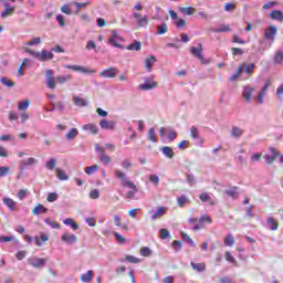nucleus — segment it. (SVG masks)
<instances>
[{"label":"nucleus","instance_id":"obj_26","mask_svg":"<svg viewBox=\"0 0 283 283\" xmlns=\"http://www.w3.org/2000/svg\"><path fill=\"white\" fill-rule=\"evenodd\" d=\"M73 102L76 105V107H87V101H85L83 97L73 96Z\"/></svg>","mask_w":283,"mask_h":283},{"label":"nucleus","instance_id":"obj_18","mask_svg":"<svg viewBox=\"0 0 283 283\" xmlns=\"http://www.w3.org/2000/svg\"><path fill=\"white\" fill-rule=\"evenodd\" d=\"M270 19H272V21H280L283 23V12L281 10H273L270 13Z\"/></svg>","mask_w":283,"mask_h":283},{"label":"nucleus","instance_id":"obj_25","mask_svg":"<svg viewBox=\"0 0 283 283\" xmlns=\"http://www.w3.org/2000/svg\"><path fill=\"white\" fill-rule=\"evenodd\" d=\"M92 277H94V272L88 270L86 273L82 274L80 279L83 283H90L92 282Z\"/></svg>","mask_w":283,"mask_h":283},{"label":"nucleus","instance_id":"obj_13","mask_svg":"<svg viewBox=\"0 0 283 283\" xmlns=\"http://www.w3.org/2000/svg\"><path fill=\"white\" fill-rule=\"evenodd\" d=\"M133 17H134V19H137L138 28H145V25H147V23H149V19L147 18V15H142L138 12H134Z\"/></svg>","mask_w":283,"mask_h":283},{"label":"nucleus","instance_id":"obj_48","mask_svg":"<svg viewBox=\"0 0 283 283\" xmlns=\"http://www.w3.org/2000/svg\"><path fill=\"white\" fill-rule=\"evenodd\" d=\"M213 32H216L217 34H220L222 32H231V28H229V25H221L217 29H213Z\"/></svg>","mask_w":283,"mask_h":283},{"label":"nucleus","instance_id":"obj_1","mask_svg":"<svg viewBox=\"0 0 283 283\" xmlns=\"http://www.w3.org/2000/svg\"><path fill=\"white\" fill-rule=\"evenodd\" d=\"M95 151L97 153L98 159L101 160L102 164H104L105 166L112 164V157H109V155L105 153V149L103 148V146L96 144Z\"/></svg>","mask_w":283,"mask_h":283},{"label":"nucleus","instance_id":"obj_2","mask_svg":"<svg viewBox=\"0 0 283 283\" xmlns=\"http://www.w3.org/2000/svg\"><path fill=\"white\" fill-rule=\"evenodd\" d=\"M108 43L113 45V48H117L118 50H123L124 46L120 44L123 43V38L118 35V31L113 30L111 36L108 39Z\"/></svg>","mask_w":283,"mask_h":283},{"label":"nucleus","instance_id":"obj_44","mask_svg":"<svg viewBox=\"0 0 283 283\" xmlns=\"http://www.w3.org/2000/svg\"><path fill=\"white\" fill-rule=\"evenodd\" d=\"M67 81H72V75H59L56 77V82L60 84V85H63L64 83H67Z\"/></svg>","mask_w":283,"mask_h":283},{"label":"nucleus","instance_id":"obj_52","mask_svg":"<svg viewBox=\"0 0 283 283\" xmlns=\"http://www.w3.org/2000/svg\"><path fill=\"white\" fill-rule=\"evenodd\" d=\"M251 163H260L262 160V153H254L250 157Z\"/></svg>","mask_w":283,"mask_h":283},{"label":"nucleus","instance_id":"obj_39","mask_svg":"<svg viewBox=\"0 0 283 283\" xmlns=\"http://www.w3.org/2000/svg\"><path fill=\"white\" fill-rule=\"evenodd\" d=\"M78 136V129L71 128L70 132L66 133V140H74Z\"/></svg>","mask_w":283,"mask_h":283},{"label":"nucleus","instance_id":"obj_51","mask_svg":"<svg viewBox=\"0 0 283 283\" xmlns=\"http://www.w3.org/2000/svg\"><path fill=\"white\" fill-rule=\"evenodd\" d=\"M88 196L91 200H98L101 198V191L98 189H93Z\"/></svg>","mask_w":283,"mask_h":283},{"label":"nucleus","instance_id":"obj_42","mask_svg":"<svg viewBox=\"0 0 283 283\" xmlns=\"http://www.w3.org/2000/svg\"><path fill=\"white\" fill-rule=\"evenodd\" d=\"M28 107H30V99H24L18 105L19 112H27Z\"/></svg>","mask_w":283,"mask_h":283},{"label":"nucleus","instance_id":"obj_8","mask_svg":"<svg viewBox=\"0 0 283 283\" xmlns=\"http://www.w3.org/2000/svg\"><path fill=\"white\" fill-rule=\"evenodd\" d=\"M46 87L49 90H56V81L54 80V71L51 69L45 71Z\"/></svg>","mask_w":283,"mask_h":283},{"label":"nucleus","instance_id":"obj_28","mask_svg":"<svg viewBox=\"0 0 283 283\" xmlns=\"http://www.w3.org/2000/svg\"><path fill=\"white\" fill-rule=\"evenodd\" d=\"M56 165H59V160H56V158H50L46 164L45 167L46 169H49L50 171H54V169L56 168Z\"/></svg>","mask_w":283,"mask_h":283},{"label":"nucleus","instance_id":"obj_4","mask_svg":"<svg viewBox=\"0 0 283 283\" xmlns=\"http://www.w3.org/2000/svg\"><path fill=\"white\" fill-rule=\"evenodd\" d=\"M275 36H277V27L270 25L264 30V39L265 41H270V43L275 42Z\"/></svg>","mask_w":283,"mask_h":283},{"label":"nucleus","instance_id":"obj_54","mask_svg":"<svg viewBox=\"0 0 283 283\" xmlns=\"http://www.w3.org/2000/svg\"><path fill=\"white\" fill-rule=\"evenodd\" d=\"M48 202H56L59 195L56 192H50L46 197Z\"/></svg>","mask_w":283,"mask_h":283},{"label":"nucleus","instance_id":"obj_62","mask_svg":"<svg viewBox=\"0 0 283 283\" xmlns=\"http://www.w3.org/2000/svg\"><path fill=\"white\" fill-rule=\"evenodd\" d=\"M282 61H283V52L279 51L274 56V63H282Z\"/></svg>","mask_w":283,"mask_h":283},{"label":"nucleus","instance_id":"obj_37","mask_svg":"<svg viewBox=\"0 0 283 283\" xmlns=\"http://www.w3.org/2000/svg\"><path fill=\"white\" fill-rule=\"evenodd\" d=\"M148 140H150V143H158V137L156 136V128L154 127L149 128Z\"/></svg>","mask_w":283,"mask_h":283},{"label":"nucleus","instance_id":"obj_24","mask_svg":"<svg viewBox=\"0 0 283 283\" xmlns=\"http://www.w3.org/2000/svg\"><path fill=\"white\" fill-rule=\"evenodd\" d=\"M33 216H40V213H48V208H45L43 205L38 203L33 210H32Z\"/></svg>","mask_w":283,"mask_h":283},{"label":"nucleus","instance_id":"obj_27","mask_svg":"<svg viewBox=\"0 0 283 283\" xmlns=\"http://www.w3.org/2000/svg\"><path fill=\"white\" fill-rule=\"evenodd\" d=\"M223 244H224V247H233L235 244V238L233 237V234L229 233L223 239Z\"/></svg>","mask_w":283,"mask_h":283},{"label":"nucleus","instance_id":"obj_5","mask_svg":"<svg viewBox=\"0 0 283 283\" xmlns=\"http://www.w3.org/2000/svg\"><path fill=\"white\" fill-rule=\"evenodd\" d=\"M66 70H73V72H80L81 74H96V70L87 69L81 65H65Z\"/></svg>","mask_w":283,"mask_h":283},{"label":"nucleus","instance_id":"obj_15","mask_svg":"<svg viewBox=\"0 0 283 283\" xmlns=\"http://www.w3.org/2000/svg\"><path fill=\"white\" fill-rule=\"evenodd\" d=\"M191 54L196 56V59H199V61H205V56H202V44H199V48L192 46L190 49Z\"/></svg>","mask_w":283,"mask_h":283},{"label":"nucleus","instance_id":"obj_20","mask_svg":"<svg viewBox=\"0 0 283 283\" xmlns=\"http://www.w3.org/2000/svg\"><path fill=\"white\" fill-rule=\"evenodd\" d=\"M280 224L272 218L269 217L266 220V228L270 229V231H277Z\"/></svg>","mask_w":283,"mask_h":283},{"label":"nucleus","instance_id":"obj_40","mask_svg":"<svg viewBox=\"0 0 283 283\" xmlns=\"http://www.w3.org/2000/svg\"><path fill=\"white\" fill-rule=\"evenodd\" d=\"M177 205L178 207L182 208L185 205H189V199L187 196L181 195L177 198Z\"/></svg>","mask_w":283,"mask_h":283},{"label":"nucleus","instance_id":"obj_53","mask_svg":"<svg viewBox=\"0 0 283 283\" xmlns=\"http://www.w3.org/2000/svg\"><path fill=\"white\" fill-rule=\"evenodd\" d=\"M0 81L6 85V87H14V82L8 77H1Z\"/></svg>","mask_w":283,"mask_h":283},{"label":"nucleus","instance_id":"obj_60","mask_svg":"<svg viewBox=\"0 0 283 283\" xmlns=\"http://www.w3.org/2000/svg\"><path fill=\"white\" fill-rule=\"evenodd\" d=\"M130 167H134V164L132 161H129V159H125L122 161L123 169H130Z\"/></svg>","mask_w":283,"mask_h":283},{"label":"nucleus","instance_id":"obj_9","mask_svg":"<svg viewBox=\"0 0 283 283\" xmlns=\"http://www.w3.org/2000/svg\"><path fill=\"white\" fill-rule=\"evenodd\" d=\"M269 87H271V82L268 81L255 97V101L259 103V105H262L264 103V98H266Z\"/></svg>","mask_w":283,"mask_h":283},{"label":"nucleus","instance_id":"obj_12","mask_svg":"<svg viewBox=\"0 0 283 283\" xmlns=\"http://www.w3.org/2000/svg\"><path fill=\"white\" fill-rule=\"evenodd\" d=\"M62 242H65V244H76L78 242V237H76V234H72V233H64L62 235Z\"/></svg>","mask_w":283,"mask_h":283},{"label":"nucleus","instance_id":"obj_6","mask_svg":"<svg viewBox=\"0 0 283 283\" xmlns=\"http://www.w3.org/2000/svg\"><path fill=\"white\" fill-rule=\"evenodd\" d=\"M101 78H116L118 76V69L111 66L99 72Z\"/></svg>","mask_w":283,"mask_h":283},{"label":"nucleus","instance_id":"obj_33","mask_svg":"<svg viewBox=\"0 0 283 283\" xmlns=\"http://www.w3.org/2000/svg\"><path fill=\"white\" fill-rule=\"evenodd\" d=\"M230 134H231L232 138H240V136H242L244 134V130H242V128H240L238 126H233Z\"/></svg>","mask_w":283,"mask_h":283},{"label":"nucleus","instance_id":"obj_47","mask_svg":"<svg viewBox=\"0 0 283 283\" xmlns=\"http://www.w3.org/2000/svg\"><path fill=\"white\" fill-rule=\"evenodd\" d=\"M159 238L161 240H167L168 238H171V233H169V230L163 228L159 230Z\"/></svg>","mask_w":283,"mask_h":283},{"label":"nucleus","instance_id":"obj_34","mask_svg":"<svg viewBox=\"0 0 283 283\" xmlns=\"http://www.w3.org/2000/svg\"><path fill=\"white\" fill-rule=\"evenodd\" d=\"M190 266H192L193 271H197V273H202V271H205V269H207V265L205 263L191 262Z\"/></svg>","mask_w":283,"mask_h":283},{"label":"nucleus","instance_id":"obj_32","mask_svg":"<svg viewBox=\"0 0 283 283\" xmlns=\"http://www.w3.org/2000/svg\"><path fill=\"white\" fill-rule=\"evenodd\" d=\"M179 12L182 14H187V17H191L196 12L193 7H179Z\"/></svg>","mask_w":283,"mask_h":283},{"label":"nucleus","instance_id":"obj_36","mask_svg":"<svg viewBox=\"0 0 283 283\" xmlns=\"http://www.w3.org/2000/svg\"><path fill=\"white\" fill-rule=\"evenodd\" d=\"M155 61H156V56L154 55H150L149 57L146 59L145 67L147 72H151V66L154 65Z\"/></svg>","mask_w":283,"mask_h":283},{"label":"nucleus","instance_id":"obj_46","mask_svg":"<svg viewBox=\"0 0 283 283\" xmlns=\"http://www.w3.org/2000/svg\"><path fill=\"white\" fill-rule=\"evenodd\" d=\"M148 179L153 185H155V187H158V185H160V177H158V175L156 174L149 175Z\"/></svg>","mask_w":283,"mask_h":283},{"label":"nucleus","instance_id":"obj_16","mask_svg":"<svg viewBox=\"0 0 283 283\" xmlns=\"http://www.w3.org/2000/svg\"><path fill=\"white\" fill-rule=\"evenodd\" d=\"M83 132H88L93 136H96L98 134V126L96 124H85L82 126Z\"/></svg>","mask_w":283,"mask_h":283},{"label":"nucleus","instance_id":"obj_63","mask_svg":"<svg viewBox=\"0 0 283 283\" xmlns=\"http://www.w3.org/2000/svg\"><path fill=\"white\" fill-rule=\"evenodd\" d=\"M41 43V38H33L31 41L27 42L25 45L32 46V45H39Z\"/></svg>","mask_w":283,"mask_h":283},{"label":"nucleus","instance_id":"obj_57","mask_svg":"<svg viewBox=\"0 0 283 283\" xmlns=\"http://www.w3.org/2000/svg\"><path fill=\"white\" fill-rule=\"evenodd\" d=\"M140 255H143L144 258H149V255H151V250L147 247H144L140 250Z\"/></svg>","mask_w":283,"mask_h":283},{"label":"nucleus","instance_id":"obj_29","mask_svg":"<svg viewBox=\"0 0 283 283\" xmlns=\"http://www.w3.org/2000/svg\"><path fill=\"white\" fill-rule=\"evenodd\" d=\"M143 48V43L140 41H135L134 43L126 46V50H129L130 52L135 50V52H140V49Z\"/></svg>","mask_w":283,"mask_h":283},{"label":"nucleus","instance_id":"obj_22","mask_svg":"<svg viewBox=\"0 0 283 283\" xmlns=\"http://www.w3.org/2000/svg\"><path fill=\"white\" fill-rule=\"evenodd\" d=\"M160 151H161V154H163L166 158H169V159L174 158V156H175L174 149H172L171 147H169V146H164V147H161V148H160Z\"/></svg>","mask_w":283,"mask_h":283},{"label":"nucleus","instance_id":"obj_23","mask_svg":"<svg viewBox=\"0 0 283 283\" xmlns=\"http://www.w3.org/2000/svg\"><path fill=\"white\" fill-rule=\"evenodd\" d=\"M99 127L102 129H114V127H116V124L114 122H108L107 119H102L99 122Z\"/></svg>","mask_w":283,"mask_h":283},{"label":"nucleus","instance_id":"obj_30","mask_svg":"<svg viewBox=\"0 0 283 283\" xmlns=\"http://www.w3.org/2000/svg\"><path fill=\"white\" fill-rule=\"evenodd\" d=\"M124 187L132 189L126 195V198H128V200H132V198H134V196H136V193H138V188L134 185V182H133V186H124Z\"/></svg>","mask_w":283,"mask_h":283},{"label":"nucleus","instance_id":"obj_11","mask_svg":"<svg viewBox=\"0 0 283 283\" xmlns=\"http://www.w3.org/2000/svg\"><path fill=\"white\" fill-rule=\"evenodd\" d=\"M35 59L41 62L52 61V59H54V53H52L50 51L42 50L41 52H38Z\"/></svg>","mask_w":283,"mask_h":283},{"label":"nucleus","instance_id":"obj_19","mask_svg":"<svg viewBox=\"0 0 283 283\" xmlns=\"http://www.w3.org/2000/svg\"><path fill=\"white\" fill-rule=\"evenodd\" d=\"M2 202L6 207H8V209H10V211H14L17 209V201L12 200L11 198H3Z\"/></svg>","mask_w":283,"mask_h":283},{"label":"nucleus","instance_id":"obj_56","mask_svg":"<svg viewBox=\"0 0 283 283\" xmlns=\"http://www.w3.org/2000/svg\"><path fill=\"white\" fill-rule=\"evenodd\" d=\"M226 260L230 262V264H238V261H235V258H233L229 251L226 252Z\"/></svg>","mask_w":283,"mask_h":283},{"label":"nucleus","instance_id":"obj_61","mask_svg":"<svg viewBox=\"0 0 283 283\" xmlns=\"http://www.w3.org/2000/svg\"><path fill=\"white\" fill-rule=\"evenodd\" d=\"M199 199L201 200V202H210L211 196H209L207 192H203L199 196Z\"/></svg>","mask_w":283,"mask_h":283},{"label":"nucleus","instance_id":"obj_43","mask_svg":"<svg viewBox=\"0 0 283 283\" xmlns=\"http://www.w3.org/2000/svg\"><path fill=\"white\" fill-rule=\"evenodd\" d=\"M181 238H182L184 242H186L190 247H196V242H193V239H191V237H189V234L181 232Z\"/></svg>","mask_w":283,"mask_h":283},{"label":"nucleus","instance_id":"obj_41","mask_svg":"<svg viewBox=\"0 0 283 283\" xmlns=\"http://www.w3.org/2000/svg\"><path fill=\"white\" fill-rule=\"evenodd\" d=\"M190 136L191 138H193L195 140H200V130L198 129V127L192 126L190 128Z\"/></svg>","mask_w":283,"mask_h":283},{"label":"nucleus","instance_id":"obj_49","mask_svg":"<svg viewBox=\"0 0 283 283\" xmlns=\"http://www.w3.org/2000/svg\"><path fill=\"white\" fill-rule=\"evenodd\" d=\"M45 224H49L51 229H61V224L56 221H51L50 219H44Z\"/></svg>","mask_w":283,"mask_h":283},{"label":"nucleus","instance_id":"obj_59","mask_svg":"<svg viewBox=\"0 0 283 283\" xmlns=\"http://www.w3.org/2000/svg\"><path fill=\"white\" fill-rule=\"evenodd\" d=\"M242 74V66H239L237 72L230 77V81H238V77Z\"/></svg>","mask_w":283,"mask_h":283},{"label":"nucleus","instance_id":"obj_10","mask_svg":"<svg viewBox=\"0 0 283 283\" xmlns=\"http://www.w3.org/2000/svg\"><path fill=\"white\" fill-rule=\"evenodd\" d=\"M139 90L143 92H149V90H154L158 87V83L151 81L150 78H145V83L139 84Z\"/></svg>","mask_w":283,"mask_h":283},{"label":"nucleus","instance_id":"obj_55","mask_svg":"<svg viewBox=\"0 0 283 283\" xmlns=\"http://www.w3.org/2000/svg\"><path fill=\"white\" fill-rule=\"evenodd\" d=\"M125 260H126V262H129L130 264H138V262H140V259H138L134 255H126Z\"/></svg>","mask_w":283,"mask_h":283},{"label":"nucleus","instance_id":"obj_14","mask_svg":"<svg viewBox=\"0 0 283 283\" xmlns=\"http://www.w3.org/2000/svg\"><path fill=\"white\" fill-rule=\"evenodd\" d=\"M253 92H255V88L251 86H243L242 96L245 98L247 103H251V98H253Z\"/></svg>","mask_w":283,"mask_h":283},{"label":"nucleus","instance_id":"obj_64","mask_svg":"<svg viewBox=\"0 0 283 283\" xmlns=\"http://www.w3.org/2000/svg\"><path fill=\"white\" fill-rule=\"evenodd\" d=\"M86 50H96V42L90 40V41L86 43Z\"/></svg>","mask_w":283,"mask_h":283},{"label":"nucleus","instance_id":"obj_7","mask_svg":"<svg viewBox=\"0 0 283 283\" xmlns=\"http://www.w3.org/2000/svg\"><path fill=\"white\" fill-rule=\"evenodd\" d=\"M48 260L44 258H29L28 259V264H30V266H33V269H43V266H45Z\"/></svg>","mask_w":283,"mask_h":283},{"label":"nucleus","instance_id":"obj_50","mask_svg":"<svg viewBox=\"0 0 283 283\" xmlns=\"http://www.w3.org/2000/svg\"><path fill=\"white\" fill-rule=\"evenodd\" d=\"M98 171V166L94 165V166H88L85 168V174H87V176H92V174H96Z\"/></svg>","mask_w":283,"mask_h":283},{"label":"nucleus","instance_id":"obj_31","mask_svg":"<svg viewBox=\"0 0 283 283\" xmlns=\"http://www.w3.org/2000/svg\"><path fill=\"white\" fill-rule=\"evenodd\" d=\"M55 174L59 180H70V176H67V172H65V170L61 168H56Z\"/></svg>","mask_w":283,"mask_h":283},{"label":"nucleus","instance_id":"obj_45","mask_svg":"<svg viewBox=\"0 0 283 283\" xmlns=\"http://www.w3.org/2000/svg\"><path fill=\"white\" fill-rule=\"evenodd\" d=\"M205 222H208V224H211L213 222V219L209 214H202L199 217V224H205Z\"/></svg>","mask_w":283,"mask_h":283},{"label":"nucleus","instance_id":"obj_21","mask_svg":"<svg viewBox=\"0 0 283 283\" xmlns=\"http://www.w3.org/2000/svg\"><path fill=\"white\" fill-rule=\"evenodd\" d=\"M167 213V208L159 207L157 210L153 213L151 220H158V218H163Z\"/></svg>","mask_w":283,"mask_h":283},{"label":"nucleus","instance_id":"obj_3","mask_svg":"<svg viewBox=\"0 0 283 283\" xmlns=\"http://www.w3.org/2000/svg\"><path fill=\"white\" fill-rule=\"evenodd\" d=\"M114 175H115V177L118 178V180H120L123 187H133L134 186V181L129 180V178L123 170L115 169Z\"/></svg>","mask_w":283,"mask_h":283},{"label":"nucleus","instance_id":"obj_35","mask_svg":"<svg viewBox=\"0 0 283 283\" xmlns=\"http://www.w3.org/2000/svg\"><path fill=\"white\" fill-rule=\"evenodd\" d=\"M63 224L71 227L73 229V231L78 230V223L74 222V219H72V218L64 219Z\"/></svg>","mask_w":283,"mask_h":283},{"label":"nucleus","instance_id":"obj_58","mask_svg":"<svg viewBox=\"0 0 283 283\" xmlns=\"http://www.w3.org/2000/svg\"><path fill=\"white\" fill-rule=\"evenodd\" d=\"M114 235L115 240H117L119 244H125V242H127V240L123 235H120V233L114 232Z\"/></svg>","mask_w":283,"mask_h":283},{"label":"nucleus","instance_id":"obj_38","mask_svg":"<svg viewBox=\"0 0 283 283\" xmlns=\"http://www.w3.org/2000/svg\"><path fill=\"white\" fill-rule=\"evenodd\" d=\"M167 32H169V27L167 25V23H161L160 25L157 27L158 35L167 34Z\"/></svg>","mask_w":283,"mask_h":283},{"label":"nucleus","instance_id":"obj_17","mask_svg":"<svg viewBox=\"0 0 283 283\" xmlns=\"http://www.w3.org/2000/svg\"><path fill=\"white\" fill-rule=\"evenodd\" d=\"M33 165H36V158L30 157L28 159H24L20 163V169H25L27 167H33Z\"/></svg>","mask_w":283,"mask_h":283}]
</instances>
